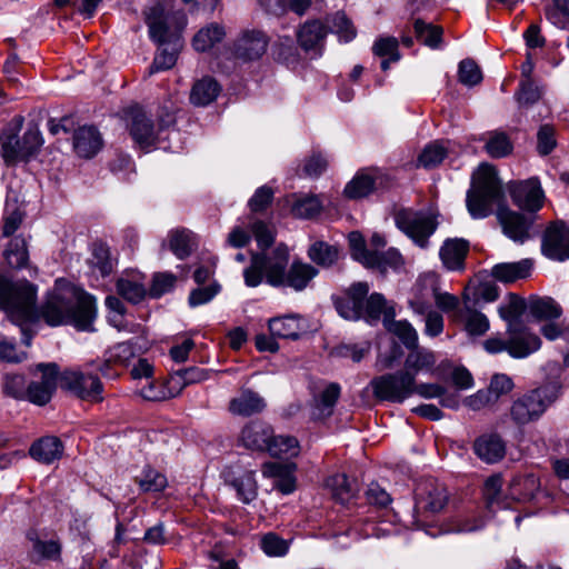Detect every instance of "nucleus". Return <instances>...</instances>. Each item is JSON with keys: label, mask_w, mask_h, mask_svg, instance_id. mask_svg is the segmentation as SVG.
Returning <instances> with one entry per match:
<instances>
[{"label": "nucleus", "mask_w": 569, "mask_h": 569, "mask_svg": "<svg viewBox=\"0 0 569 569\" xmlns=\"http://www.w3.org/2000/svg\"><path fill=\"white\" fill-rule=\"evenodd\" d=\"M458 77L462 84L473 87L481 82L482 72L473 60L465 59L459 63Z\"/></svg>", "instance_id": "60"}, {"label": "nucleus", "mask_w": 569, "mask_h": 569, "mask_svg": "<svg viewBox=\"0 0 569 569\" xmlns=\"http://www.w3.org/2000/svg\"><path fill=\"white\" fill-rule=\"evenodd\" d=\"M525 310V300L515 293H510L508 302L499 306L498 313L507 322V326H510L511 323H523L520 317Z\"/></svg>", "instance_id": "48"}, {"label": "nucleus", "mask_w": 569, "mask_h": 569, "mask_svg": "<svg viewBox=\"0 0 569 569\" xmlns=\"http://www.w3.org/2000/svg\"><path fill=\"white\" fill-rule=\"evenodd\" d=\"M470 306L465 305L463 311L455 316V322L461 323L469 336H482L489 330V320L483 313Z\"/></svg>", "instance_id": "27"}, {"label": "nucleus", "mask_w": 569, "mask_h": 569, "mask_svg": "<svg viewBox=\"0 0 569 569\" xmlns=\"http://www.w3.org/2000/svg\"><path fill=\"white\" fill-rule=\"evenodd\" d=\"M140 396L149 401H162L174 397L176 393L169 390L161 381L152 378L140 389Z\"/></svg>", "instance_id": "62"}, {"label": "nucleus", "mask_w": 569, "mask_h": 569, "mask_svg": "<svg viewBox=\"0 0 569 569\" xmlns=\"http://www.w3.org/2000/svg\"><path fill=\"white\" fill-rule=\"evenodd\" d=\"M410 352L405 360L403 371H410L415 377L420 371L431 370L436 365V356L432 351L419 348H410Z\"/></svg>", "instance_id": "35"}, {"label": "nucleus", "mask_w": 569, "mask_h": 569, "mask_svg": "<svg viewBox=\"0 0 569 569\" xmlns=\"http://www.w3.org/2000/svg\"><path fill=\"white\" fill-rule=\"evenodd\" d=\"M395 222L398 229L420 248L428 244V239L436 230V223L431 218L410 209L399 210L395 216Z\"/></svg>", "instance_id": "12"}, {"label": "nucleus", "mask_w": 569, "mask_h": 569, "mask_svg": "<svg viewBox=\"0 0 569 569\" xmlns=\"http://www.w3.org/2000/svg\"><path fill=\"white\" fill-rule=\"evenodd\" d=\"M532 261L523 259L517 262H503L493 266L491 274L499 281L513 282L530 274Z\"/></svg>", "instance_id": "28"}, {"label": "nucleus", "mask_w": 569, "mask_h": 569, "mask_svg": "<svg viewBox=\"0 0 569 569\" xmlns=\"http://www.w3.org/2000/svg\"><path fill=\"white\" fill-rule=\"evenodd\" d=\"M389 312H395L393 308L387 306V300L381 293L375 292L369 297L367 296L362 318L368 322L378 321L381 316L385 320Z\"/></svg>", "instance_id": "41"}, {"label": "nucleus", "mask_w": 569, "mask_h": 569, "mask_svg": "<svg viewBox=\"0 0 569 569\" xmlns=\"http://www.w3.org/2000/svg\"><path fill=\"white\" fill-rule=\"evenodd\" d=\"M370 385L377 399L401 403L413 396L415 375L403 370L385 373L375 377Z\"/></svg>", "instance_id": "10"}, {"label": "nucleus", "mask_w": 569, "mask_h": 569, "mask_svg": "<svg viewBox=\"0 0 569 569\" xmlns=\"http://www.w3.org/2000/svg\"><path fill=\"white\" fill-rule=\"evenodd\" d=\"M221 290V286L217 281H211L208 286H199L191 290L188 302L194 308L210 302Z\"/></svg>", "instance_id": "57"}, {"label": "nucleus", "mask_w": 569, "mask_h": 569, "mask_svg": "<svg viewBox=\"0 0 569 569\" xmlns=\"http://www.w3.org/2000/svg\"><path fill=\"white\" fill-rule=\"evenodd\" d=\"M327 488L331 491L332 498L340 502L347 503L355 498L357 488L349 481L345 473H336L326 480Z\"/></svg>", "instance_id": "37"}, {"label": "nucleus", "mask_w": 569, "mask_h": 569, "mask_svg": "<svg viewBox=\"0 0 569 569\" xmlns=\"http://www.w3.org/2000/svg\"><path fill=\"white\" fill-rule=\"evenodd\" d=\"M272 432L273 429L270 425L261 420H253L242 428L239 440L249 450L267 451Z\"/></svg>", "instance_id": "19"}, {"label": "nucleus", "mask_w": 569, "mask_h": 569, "mask_svg": "<svg viewBox=\"0 0 569 569\" xmlns=\"http://www.w3.org/2000/svg\"><path fill=\"white\" fill-rule=\"evenodd\" d=\"M447 157V148L440 141L427 144L421 151L418 162L423 168H433L440 164Z\"/></svg>", "instance_id": "50"}, {"label": "nucleus", "mask_w": 569, "mask_h": 569, "mask_svg": "<svg viewBox=\"0 0 569 569\" xmlns=\"http://www.w3.org/2000/svg\"><path fill=\"white\" fill-rule=\"evenodd\" d=\"M293 463L267 462L262 466V475L273 480L272 487L282 495H290L297 488Z\"/></svg>", "instance_id": "17"}, {"label": "nucleus", "mask_w": 569, "mask_h": 569, "mask_svg": "<svg viewBox=\"0 0 569 569\" xmlns=\"http://www.w3.org/2000/svg\"><path fill=\"white\" fill-rule=\"evenodd\" d=\"M499 297V289L492 281L470 280L462 292L463 305L492 302Z\"/></svg>", "instance_id": "24"}, {"label": "nucleus", "mask_w": 569, "mask_h": 569, "mask_svg": "<svg viewBox=\"0 0 569 569\" xmlns=\"http://www.w3.org/2000/svg\"><path fill=\"white\" fill-rule=\"evenodd\" d=\"M169 249H192L198 248L200 238L187 228H177L168 233Z\"/></svg>", "instance_id": "49"}, {"label": "nucleus", "mask_w": 569, "mask_h": 569, "mask_svg": "<svg viewBox=\"0 0 569 569\" xmlns=\"http://www.w3.org/2000/svg\"><path fill=\"white\" fill-rule=\"evenodd\" d=\"M352 259L381 273L398 269L403 263L399 251H352Z\"/></svg>", "instance_id": "16"}, {"label": "nucleus", "mask_w": 569, "mask_h": 569, "mask_svg": "<svg viewBox=\"0 0 569 569\" xmlns=\"http://www.w3.org/2000/svg\"><path fill=\"white\" fill-rule=\"evenodd\" d=\"M224 36L226 32L222 26L210 23L194 34L192 46L197 51L204 52L220 42Z\"/></svg>", "instance_id": "38"}, {"label": "nucleus", "mask_w": 569, "mask_h": 569, "mask_svg": "<svg viewBox=\"0 0 569 569\" xmlns=\"http://www.w3.org/2000/svg\"><path fill=\"white\" fill-rule=\"evenodd\" d=\"M37 286L27 280L11 282L0 274V310L4 311L9 320L21 328L22 342L31 346L32 333L28 323L38 320Z\"/></svg>", "instance_id": "4"}, {"label": "nucleus", "mask_w": 569, "mask_h": 569, "mask_svg": "<svg viewBox=\"0 0 569 569\" xmlns=\"http://www.w3.org/2000/svg\"><path fill=\"white\" fill-rule=\"evenodd\" d=\"M322 210V202L318 196L310 194L298 198L291 208L295 217L301 219H311L318 216Z\"/></svg>", "instance_id": "46"}, {"label": "nucleus", "mask_w": 569, "mask_h": 569, "mask_svg": "<svg viewBox=\"0 0 569 569\" xmlns=\"http://www.w3.org/2000/svg\"><path fill=\"white\" fill-rule=\"evenodd\" d=\"M369 289L367 282L358 281L351 283L340 293L333 295L331 299L338 315L349 321L361 319Z\"/></svg>", "instance_id": "13"}, {"label": "nucleus", "mask_w": 569, "mask_h": 569, "mask_svg": "<svg viewBox=\"0 0 569 569\" xmlns=\"http://www.w3.org/2000/svg\"><path fill=\"white\" fill-rule=\"evenodd\" d=\"M127 129L134 141L142 150H149L168 139L171 121L160 122L157 127L152 119L139 106H132L123 111Z\"/></svg>", "instance_id": "6"}, {"label": "nucleus", "mask_w": 569, "mask_h": 569, "mask_svg": "<svg viewBox=\"0 0 569 569\" xmlns=\"http://www.w3.org/2000/svg\"><path fill=\"white\" fill-rule=\"evenodd\" d=\"M269 39L260 30H244L233 42L230 53L236 60L251 61L261 58L267 51Z\"/></svg>", "instance_id": "15"}, {"label": "nucleus", "mask_w": 569, "mask_h": 569, "mask_svg": "<svg viewBox=\"0 0 569 569\" xmlns=\"http://www.w3.org/2000/svg\"><path fill=\"white\" fill-rule=\"evenodd\" d=\"M32 553L39 559L58 560L61 553V543L58 540H41L31 538Z\"/></svg>", "instance_id": "54"}, {"label": "nucleus", "mask_w": 569, "mask_h": 569, "mask_svg": "<svg viewBox=\"0 0 569 569\" xmlns=\"http://www.w3.org/2000/svg\"><path fill=\"white\" fill-rule=\"evenodd\" d=\"M529 312L537 321H552L562 315L561 307L550 297L531 298Z\"/></svg>", "instance_id": "33"}, {"label": "nucleus", "mask_w": 569, "mask_h": 569, "mask_svg": "<svg viewBox=\"0 0 569 569\" xmlns=\"http://www.w3.org/2000/svg\"><path fill=\"white\" fill-rule=\"evenodd\" d=\"M375 192V180L370 168L359 170L346 184L343 193L349 199H361Z\"/></svg>", "instance_id": "31"}, {"label": "nucleus", "mask_w": 569, "mask_h": 569, "mask_svg": "<svg viewBox=\"0 0 569 569\" xmlns=\"http://www.w3.org/2000/svg\"><path fill=\"white\" fill-rule=\"evenodd\" d=\"M372 52L375 56L382 58L381 69L387 71L390 67V62H397L400 60L399 42L395 37H380L373 46Z\"/></svg>", "instance_id": "36"}, {"label": "nucleus", "mask_w": 569, "mask_h": 569, "mask_svg": "<svg viewBox=\"0 0 569 569\" xmlns=\"http://www.w3.org/2000/svg\"><path fill=\"white\" fill-rule=\"evenodd\" d=\"M430 282H431V291L433 292V299H435L437 307L440 310H442L443 312L449 313L452 321H455V316L458 312L463 311V309L459 308L460 301H459L458 297H456L449 292H439L437 282L435 280L430 281Z\"/></svg>", "instance_id": "51"}, {"label": "nucleus", "mask_w": 569, "mask_h": 569, "mask_svg": "<svg viewBox=\"0 0 569 569\" xmlns=\"http://www.w3.org/2000/svg\"><path fill=\"white\" fill-rule=\"evenodd\" d=\"M395 312H389L385 319L386 329L399 338L406 348H416L418 346V333L407 320H393Z\"/></svg>", "instance_id": "34"}, {"label": "nucleus", "mask_w": 569, "mask_h": 569, "mask_svg": "<svg viewBox=\"0 0 569 569\" xmlns=\"http://www.w3.org/2000/svg\"><path fill=\"white\" fill-rule=\"evenodd\" d=\"M144 20L149 29L150 39L158 44L169 42L174 32L181 31L187 22L182 11L167 12L160 2H156L147 8Z\"/></svg>", "instance_id": "9"}, {"label": "nucleus", "mask_w": 569, "mask_h": 569, "mask_svg": "<svg viewBox=\"0 0 569 569\" xmlns=\"http://www.w3.org/2000/svg\"><path fill=\"white\" fill-rule=\"evenodd\" d=\"M327 34L328 29L322 22L310 20L301 26L297 32V39L306 52H313L316 57H320L325 48Z\"/></svg>", "instance_id": "18"}, {"label": "nucleus", "mask_w": 569, "mask_h": 569, "mask_svg": "<svg viewBox=\"0 0 569 569\" xmlns=\"http://www.w3.org/2000/svg\"><path fill=\"white\" fill-rule=\"evenodd\" d=\"M24 212L17 206L9 202L6 203L3 214L2 233L4 237L12 236L22 223Z\"/></svg>", "instance_id": "59"}, {"label": "nucleus", "mask_w": 569, "mask_h": 569, "mask_svg": "<svg viewBox=\"0 0 569 569\" xmlns=\"http://www.w3.org/2000/svg\"><path fill=\"white\" fill-rule=\"evenodd\" d=\"M340 393L341 388L338 383H327L323 389L313 397L311 418L313 420H325L331 417Z\"/></svg>", "instance_id": "23"}, {"label": "nucleus", "mask_w": 569, "mask_h": 569, "mask_svg": "<svg viewBox=\"0 0 569 569\" xmlns=\"http://www.w3.org/2000/svg\"><path fill=\"white\" fill-rule=\"evenodd\" d=\"M507 189L513 204L523 211L536 213L543 207L545 191L536 177L511 181Z\"/></svg>", "instance_id": "14"}, {"label": "nucleus", "mask_w": 569, "mask_h": 569, "mask_svg": "<svg viewBox=\"0 0 569 569\" xmlns=\"http://www.w3.org/2000/svg\"><path fill=\"white\" fill-rule=\"evenodd\" d=\"M448 500L446 489L433 482H425L418 487L417 508L436 513L441 511Z\"/></svg>", "instance_id": "21"}, {"label": "nucleus", "mask_w": 569, "mask_h": 569, "mask_svg": "<svg viewBox=\"0 0 569 569\" xmlns=\"http://www.w3.org/2000/svg\"><path fill=\"white\" fill-rule=\"evenodd\" d=\"M267 452L274 457H297L299 455V442L292 436H274L272 432Z\"/></svg>", "instance_id": "43"}, {"label": "nucleus", "mask_w": 569, "mask_h": 569, "mask_svg": "<svg viewBox=\"0 0 569 569\" xmlns=\"http://www.w3.org/2000/svg\"><path fill=\"white\" fill-rule=\"evenodd\" d=\"M137 482L144 492H159L168 485L167 478L152 468H146Z\"/></svg>", "instance_id": "53"}, {"label": "nucleus", "mask_w": 569, "mask_h": 569, "mask_svg": "<svg viewBox=\"0 0 569 569\" xmlns=\"http://www.w3.org/2000/svg\"><path fill=\"white\" fill-rule=\"evenodd\" d=\"M269 330L273 337L284 339H298L300 335L299 323L293 317L273 318L269 320Z\"/></svg>", "instance_id": "45"}, {"label": "nucleus", "mask_w": 569, "mask_h": 569, "mask_svg": "<svg viewBox=\"0 0 569 569\" xmlns=\"http://www.w3.org/2000/svg\"><path fill=\"white\" fill-rule=\"evenodd\" d=\"M43 139L37 127H30L19 138L16 133L4 137L0 143V156L7 167L29 162L40 150Z\"/></svg>", "instance_id": "8"}, {"label": "nucleus", "mask_w": 569, "mask_h": 569, "mask_svg": "<svg viewBox=\"0 0 569 569\" xmlns=\"http://www.w3.org/2000/svg\"><path fill=\"white\" fill-rule=\"evenodd\" d=\"M541 94V89L528 78L520 82L517 101L520 106H531L540 100Z\"/></svg>", "instance_id": "63"}, {"label": "nucleus", "mask_w": 569, "mask_h": 569, "mask_svg": "<svg viewBox=\"0 0 569 569\" xmlns=\"http://www.w3.org/2000/svg\"><path fill=\"white\" fill-rule=\"evenodd\" d=\"M134 357V349L130 342H120L109 348L104 353V360L98 368L99 371L110 377L109 370L113 366H127L129 361Z\"/></svg>", "instance_id": "30"}, {"label": "nucleus", "mask_w": 569, "mask_h": 569, "mask_svg": "<svg viewBox=\"0 0 569 569\" xmlns=\"http://www.w3.org/2000/svg\"><path fill=\"white\" fill-rule=\"evenodd\" d=\"M101 147V134L93 126H83L76 130L73 149L79 157L90 159L100 151Z\"/></svg>", "instance_id": "22"}, {"label": "nucleus", "mask_w": 569, "mask_h": 569, "mask_svg": "<svg viewBox=\"0 0 569 569\" xmlns=\"http://www.w3.org/2000/svg\"><path fill=\"white\" fill-rule=\"evenodd\" d=\"M289 258L286 251H256L250 266L244 270V282L257 287L263 277L272 287H289L302 291L308 287L318 271L312 266L293 261L288 268Z\"/></svg>", "instance_id": "3"}, {"label": "nucleus", "mask_w": 569, "mask_h": 569, "mask_svg": "<svg viewBox=\"0 0 569 569\" xmlns=\"http://www.w3.org/2000/svg\"><path fill=\"white\" fill-rule=\"evenodd\" d=\"M486 150L492 158H502L511 152L512 144L505 132H492L486 143Z\"/></svg>", "instance_id": "55"}, {"label": "nucleus", "mask_w": 569, "mask_h": 569, "mask_svg": "<svg viewBox=\"0 0 569 569\" xmlns=\"http://www.w3.org/2000/svg\"><path fill=\"white\" fill-rule=\"evenodd\" d=\"M38 319L48 326L72 325L78 330L92 331L96 318V301L92 296L71 286L63 279L56 281L40 309Z\"/></svg>", "instance_id": "2"}, {"label": "nucleus", "mask_w": 569, "mask_h": 569, "mask_svg": "<svg viewBox=\"0 0 569 569\" xmlns=\"http://www.w3.org/2000/svg\"><path fill=\"white\" fill-rule=\"evenodd\" d=\"M59 385L61 389L82 400L94 402L102 400V382L91 373H84L78 369H67L60 373Z\"/></svg>", "instance_id": "11"}, {"label": "nucleus", "mask_w": 569, "mask_h": 569, "mask_svg": "<svg viewBox=\"0 0 569 569\" xmlns=\"http://www.w3.org/2000/svg\"><path fill=\"white\" fill-rule=\"evenodd\" d=\"M221 91L220 84L211 77L197 81L191 90L190 100L194 106H208L217 99Z\"/></svg>", "instance_id": "32"}, {"label": "nucleus", "mask_w": 569, "mask_h": 569, "mask_svg": "<svg viewBox=\"0 0 569 569\" xmlns=\"http://www.w3.org/2000/svg\"><path fill=\"white\" fill-rule=\"evenodd\" d=\"M546 19L556 28L569 30V0H552L545 9Z\"/></svg>", "instance_id": "44"}, {"label": "nucleus", "mask_w": 569, "mask_h": 569, "mask_svg": "<svg viewBox=\"0 0 569 569\" xmlns=\"http://www.w3.org/2000/svg\"><path fill=\"white\" fill-rule=\"evenodd\" d=\"M541 249H569V224L563 220L550 222L542 233Z\"/></svg>", "instance_id": "29"}, {"label": "nucleus", "mask_w": 569, "mask_h": 569, "mask_svg": "<svg viewBox=\"0 0 569 569\" xmlns=\"http://www.w3.org/2000/svg\"><path fill=\"white\" fill-rule=\"evenodd\" d=\"M266 400L249 388L240 389L239 393L229 402V411L234 416L249 417L262 412Z\"/></svg>", "instance_id": "20"}, {"label": "nucleus", "mask_w": 569, "mask_h": 569, "mask_svg": "<svg viewBox=\"0 0 569 569\" xmlns=\"http://www.w3.org/2000/svg\"><path fill=\"white\" fill-rule=\"evenodd\" d=\"M507 338L491 337L483 342L485 349L490 353L508 352L510 357L521 359L530 356L541 348L542 341L523 323L507 326Z\"/></svg>", "instance_id": "5"}, {"label": "nucleus", "mask_w": 569, "mask_h": 569, "mask_svg": "<svg viewBox=\"0 0 569 569\" xmlns=\"http://www.w3.org/2000/svg\"><path fill=\"white\" fill-rule=\"evenodd\" d=\"M503 200L502 182L495 167L488 163L480 164L472 176V183L466 197L470 216L473 219H483L492 213L495 206H498L497 218L503 233L516 243L522 244L530 237L533 219L500 207Z\"/></svg>", "instance_id": "1"}, {"label": "nucleus", "mask_w": 569, "mask_h": 569, "mask_svg": "<svg viewBox=\"0 0 569 569\" xmlns=\"http://www.w3.org/2000/svg\"><path fill=\"white\" fill-rule=\"evenodd\" d=\"M328 23L330 24V31L337 34L340 42L348 43L357 36L356 27L343 12L332 14L328 18Z\"/></svg>", "instance_id": "42"}, {"label": "nucleus", "mask_w": 569, "mask_h": 569, "mask_svg": "<svg viewBox=\"0 0 569 569\" xmlns=\"http://www.w3.org/2000/svg\"><path fill=\"white\" fill-rule=\"evenodd\" d=\"M273 190L270 187H259L248 201L250 210L254 213L266 211L273 200Z\"/></svg>", "instance_id": "64"}, {"label": "nucleus", "mask_w": 569, "mask_h": 569, "mask_svg": "<svg viewBox=\"0 0 569 569\" xmlns=\"http://www.w3.org/2000/svg\"><path fill=\"white\" fill-rule=\"evenodd\" d=\"M553 401L552 391L546 387L529 390L511 401L509 417L518 427L529 425L539 420Z\"/></svg>", "instance_id": "7"}, {"label": "nucleus", "mask_w": 569, "mask_h": 569, "mask_svg": "<svg viewBox=\"0 0 569 569\" xmlns=\"http://www.w3.org/2000/svg\"><path fill=\"white\" fill-rule=\"evenodd\" d=\"M513 388L515 383L509 376L506 373H495L486 390L489 392L493 402L497 403L500 397L510 393Z\"/></svg>", "instance_id": "56"}, {"label": "nucleus", "mask_w": 569, "mask_h": 569, "mask_svg": "<svg viewBox=\"0 0 569 569\" xmlns=\"http://www.w3.org/2000/svg\"><path fill=\"white\" fill-rule=\"evenodd\" d=\"M416 37L423 44L437 49L441 42L442 28L417 19L413 23Z\"/></svg>", "instance_id": "47"}, {"label": "nucleus", "mask_w": 569, "mask_h": 569, "mask_svg": "<svg viewBox=\"0 0 569 569\" xmlns=\"http://www.w3.org/2000/svg\"><path fill=\"white\" fill-rule=\"evenodd\" d=\"M236 490L237 497L243 503H250L257 498L258 485L252 471H247L230 482Z\"/></svg>", "instance_id": "40"}, {"label": "nucleus", "mask_w": 569, "mask_h": 569, "mask_svg": "<svg viewBox=\"0 0 569 569\" xmlns=\"http://www.w3.org/2000/svg\"><path fill=\"white\" fill-rule=\"evenodd\" d=\"M177 283V277L171 272H157L152 276L149 288V297L158 299L166 293L171 292Z\"/></svg>", "instance_id": "52"}, {"label": "nucleus", "mask_w": 569, "mask_h": 569, "mask_svg": "<svg viewBox=\"0 0 569 569\" xmlns=\"http://www.w3.org/2000/svg\"><path fill=\"white\" fill-rule=\"evenodd\" d=\"M32 373L39 372L40 380H37L44 388L56 391L57 383L60 379L59 367L54 362L49 363H38L34 369L31 370Z\"/></svg>", "instance_id": "58"}, {"label": "nucleus", "mask_w": 569, "mask_h": 569, "mask_svg": "<svg viewBox=\"0 0 569 569\" xmlns=\"http://www.w3.org/2000/svg\"><path fill=\"white\" fill-rule=\"evenodd\" d=\"M63 445L53 436L42 437L30 447V456L42 463H52L62 457Z\"/></svg>", "instance_id": "26"}, {"label": "nucleus", "mask_w": 569, "mask_h": 569, "mask_svg": "<svg viewBox=\"0 0 569 569\" xmlns=\"http://www.w3.org/2000/svg\"><path fill=\"white\" fill-rule=\"evenodd\" d=\"M476 455L488 463L501 460L506 453V443L498 435L479 437L473 445Z\"/></svg>", "instance_id": "25"}, {"label": "nucleus", "mask_w": 569, "mask_h": 569, "mask_svg": "<svg viewBox=\"0 0 569 569\" xmlns=\"http://www.w3.org/2000/svg\"><path fill=\"white\" fill-rule=\"evenodd\" d=\"M511 487L519 499L529 500L535 497L539 488V480L533 475L519 477L512 480Z\"/></svg>", "instance_id": "61"}, {"label": "nucleus", "mask_w": 569, "mask_h": 569, "mask_svg": "<svg viewBox=\"0 0 569 569\" xmlns=\"http://www.w3.org/2000/svg\"><path fill=\"white\" fill-rule=\"evenodd\" d=\"M118 295L130 303H140L149 291L144 284L138 280L129 278H120L116 283Z\"/></svg>", "instance_id": "39"}]
</instances>
